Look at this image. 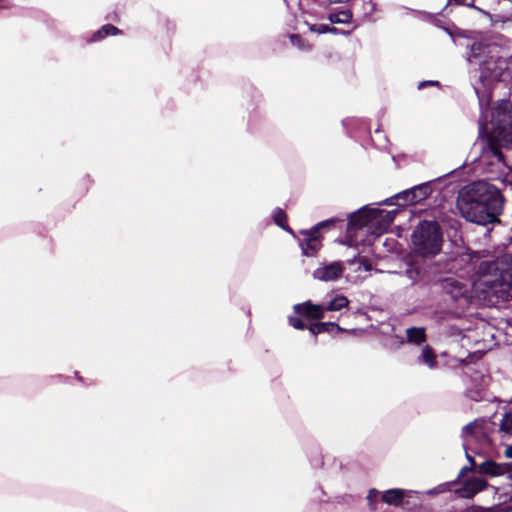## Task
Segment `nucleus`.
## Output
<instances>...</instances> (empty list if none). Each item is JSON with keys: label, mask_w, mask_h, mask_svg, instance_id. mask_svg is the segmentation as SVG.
Wrapping results in <instances>:
<instances>
[{"label": "nucleus", "mask_w": 512, "mask_h": 512, "mask_svg": "<svg viewBox=\"0 0 512 512\" xmlns=\"http://www.w3.org/2000/svg\"><path fill=\"white\" fill-rule=\"evenodd\" d=\"M463 264L460 275L440 281L442 290L451 299L468 303L472 297L487 305L512 299V257L480 261L478 254H465L457 260Z\"/></svg>", "instance_id": "f257e3e1"}, {"label": "nucleus", "mask_w": 512, "mask_h": 512, "mask_svg": "<svg viewBox=\"0 0 512 512\" xmlns=\"http://www.w3.org/2000/svg\"><path fill=\"white\" fill-rule=\"evenodd\" d=\"M467 61L471 69L479 71L482 92L491 93L496 82H512V46L474 43L467 54Z\"/></svg>", "instance_id": "f03ea898"}, {"label": "nucleus", "mask_w": 512, "mask_h": 512, "mask_svg": "<svg viewBox=\"0 0 512 512\" xmlns=\"http://www.w3.org/2000/svg\"><path fill=\"white\" fill-rule=\"evenodd\" d=\"M504 205L498 188L485 181L473 182L464 187L458 196L457 207L470 222L487 225L497 221Z\"/></svg>", "instance_id": "7ed1b4c3"}, {"label": "nucleus", "mask_w": 512, "mask_h": 512, "mask_svg": "<svg viewBox=\"0 0 512 512\" xmlns=\"http://www.w3.org/2000/svg\"><path fill=\"white\" fill-rule=\"evenodd\" d=\"M480 107L479 136H489L503 142V145H512V110L507 100L499 101L490 113V120L485 109L491 100V93L481 91L474 86Z\"/></svg>", "instance_id": "20e7f679"}, {"label": "nucleus", "mask_w": 512, "mask_h": 512, "mask_svg": "<svg viewBox=\"0 0 512 512\" xmlns=\"http://www.w3.org/2000/svg\"><path fill=\"white\" fill-rule=\"evenodd\" d=\"M396 214L397 210L386 211L365 206L348 216V233L361 232L366 235L365 242L370 244L371 237H378L389 228Z\"/></svg>", "instance_id": "39448f33"}, {"label": "nucleus", "mask_w": 512, "mask_h": 512, "mask_svg": "<svg viewBox=\"0 0 512 512\" xmlns=\"http://www.w3.org/2000/svg\"><path fill=\"white\" fill-rule=\"evenodd\" d=\"M497 423L489 418L476 419L462 428L461 437L466 458L475 464L470 452L483 454L491 451L498 442L496 434Z\"/></svg>", "instance_id": "423d86ee"}, {"label": "nucleus", "mask_w": 512, "mask_h": 512, "mask_svg": "<svg viewBox=\"0 0 512 512\" xmlns=\"http://www.w3.org/2000/svg\"><path fill=\"white\" fill-rule=\"evenodd\" d=\"M442 231L435 221L420 222L412 234L414 251L422 257H434L441 251Z\"/></svg>", "instance_id": "0eeeda50"}, {"label": "nucleus", "mask_w": 512, "mask_h": 512, "mask_svg": "<svg viewBox=\"0 0 512 512\" xmlns=\"http://www.w3.org/2000/svg\"><path fill=\"white\" fill-rule=\"evenodd\" d=\"M502 141L489 136H479L475 147L480 149V154L476 159V166L483 173L490 175L502 174L506 163L500 150Z\"/></svg>", "instance_id": "6e6552de"}, {"label": "nucleus", "mask_w": 512, "mask_h": 512, "mask_svg": "<svg viewBox=\"0 0 512 512\" xmlns=\"http://www.w3.org/2000/svg\"><path fill=\"white\" fill-rule=\"evenodd\" d=\"M334 223L333 220H325L318 223L310 230H302L301 234L303 239L300 240L299 245L302 250V254L307 257H313L322 247V239L319 234L320 227L331 226Z\"/></svg>", "instance_id": "1a4fd4ad"}, {"label": "nucleus", "mask_w": 512, "mask_h": 512, "mask_svg": "<svg viewBox=\"0 0 512 512\" xmlns=\"http://www.w3.org/2000/svg\"><path fill=\"white\" fill-rule=\"evenodd\" d=\"M431 193V182H425L396 194L395 198L403 201L401 205H414L428 198Z\"/></svg>", "instance_id": "9d476101"}, {"label": "nucleus", "mask_w": 512, "mask_h": 512, "mask_svg": "<svg viewBox=\"0 0 512 512\" xmlns=\"http://www.w3.org/2000/svg\"><path fill=\"white\" fill-rule=\"evenodd\" d=\"M344 271L343 263L335 261L331 263H321L318 268L313 271V278L319 281H335L339 279Z\"/></svg>", "instance_id": "9b49d317"}, {"label": "nucleus", "mask_w": 512, "mask_h": 512, "mask_svg": "<svg viewBox=\"0 0 512 512\" xmlns=\"http://www.w3.org/2000/svg\"><path fill=\"white\" fill-rule=\"evenodd\" d=\"M299 6L307 20H309V18L315 20L327 18L328 13H326V10L328 5L321 4L318 0H300Z\"/></svg>", "instance_id": "f8f14e48"}, {"label": "nucleus", "mask_w": 512, "mask_h": 512, "mask_svg": "<svg viewBox=\"0 0 512 512\" xmlns=\"http://www.w3.org/2000/svg\"><path fill=\"white\" fill-rule=\"evenodd\" d=\"M488 483L480 477H472L463 482L462 486L457 490V494L462 498H472L477 493L485 490Z\"/></svg>", "instance_id": "ddd939ff"}, {"label": "nucleus", "mask_w": 512, "mask_h": 512, "mask_svg": "<svg viewBox=\"0 0 512 512\" xmlns=\"http://www.w3.org/2000/svg\"><path fill=\"white\" fill-rule=\"evenodd\" d=\"M480 474L488 476H501L511 472L512 463H496L492 460H487L477 466Z\"/></svg>", "instance_id": "4468645a"}, {"label": "nucleus", "mask_w": 512, "mask_h": 512, "mask_svg": "<svg viewBox=\"0 0 512 512\" xmlns=\"http://www.w3.org/2000/svg\"><path fill=\"white\" fill-rule=\"evenodd\" d=\"M293 309L296 314L311 319H321L324 317L325 312V309L322 306L314 305L310 301L295 304Z\"/></svg>", "instance_id": "2eb2a0df"}, {"label": "nucleus", "mask_w": 512, "mask_h": 512, "mask_svg": "<svg viewBox=\"0 0 512 512\" xmlns=\"http://www.w3.org/2000/svg\"><path fill=\"white\" fill-rule=\"evenodd\" d=\"M412 494H417V492L399 488L389 489L382 493V501L388 505L399 506L404 498L410 497Z\"/></svg>", "instance_id": "dca6fc26"}, {"label": "nucleus", "mask_w": 512, "mask_h": 512, "mask_svg": "<svg viewBox=\"0 0 512 512\" xmlns=\"http://www.w3.org/2000/svg\"><path fill=\"white\" fill-rule=\"evenodd\" d=\"M497 440L503 443L512 436V412L502 415L499 425L496 426Z\"/></svg>", "instance_id": "f3484780"}, {"label": "nucleus", "mask_w": 512, "mask_h": 512, "mask_svg": "<svg viewBox=\"0 0 512 512\" xmlns=\"http://www.w3.org/2000/svg\"><path fill=\"white\" fill-rule=\"evenodd\" d=\"M416 363L419 365H425L431 370L438 367L436 354L428 345L422 347L420 354L416 358Z\"/></svg>", "instance_id": "a211bd4d"}, {"label": "nucleus", "mask_w": 512, "mask_h": 512, "mask_svg": "<svg viewBox=\"0 0 512 512\" xmlns=\"http://www.w3.org/2000/svg\"><path fill=\"white\" fill-rule=\"evenodd\" d=\"M327 19L333 24H347L352 19L350 9L342 8L327 14Z\"/></svg>", "instance_id": "6ab92c4d"}, {"label": "nucleus", "mask_w": 512, "mask_h": 512, "mask_svg": "<svg viewBox=\"0 0 512 512\" xmlns=\"http://www.w3.org/2000/svg\"><path fill=\"white\" fill-rule=\"evenodd\" d=\"M426 339L424 328L411 327L406 330V341L411 344H421Z\"/></svg>", "instance_id": "aec40b11"}, {"label": "nucleus", "mask_w": 512, "mask_h": 512, "mask_svg": "<svg viewBox=\"0 0 512 512\" xmlns=\"http://www.w3.org/2000/svg\"><path fill=\"white\" fill-rule=\"evenodd\" d=\"M309 331L313 335H318L324 332H329L332 329H337L338 331L342 330L336 323L334 322H320L313 323L308 327Z\"/></svg>", "instance_id": "412c9836"}, {"label": "nucleus", "mask_w": 512, "mask_h": 512, "mask_svg": "<svg viewBox=\"0 0 512 512\" xmlns=\"http://www.w3.org/2000/svg\"><path fill=\"white\" fill-rule=\"evenodd\" d=\"M119 33H120V30L117 27H115L111 24H107V25L102 26L98 31H96L92 35L90 41L96 42V41H99V40L107 37L108 35H117Z\"/></svg>", "instance_id": "4be33fe9"}, {"label": "nucleus", "mask_w": 512, "mask_h": 512, "mask_svg": "<svg viewBox=\"0 0 512 512\" xmlns=\"http://www.w3.org/2000/svg\"><path fill=\"white\" fill-rule=\"evenodd\" d=\"M347 264L353 266L355 272H369L371 270V263L365 257H354L348 260Z\"/></svg>", "instance_id": "5701e85b"}, {"label": "nucleus", "mask_w": 512, "mask_h": 512, "mask_svg": "<svg viewBox=\"0 0 512 512\" xmlns=\"http://www.w3.org/2000/svg\"><path fill=\"white\" fill-rule=\"evenodd\" d=\"M304 23L308 26V29L311 32L317 33V34H325V33H337V29L334 27H331L327 24H316L311 23L310 20L304 19Z\"/></svg>", "instance_id": "b1692460"}, {"label": "nucleus", "mask_w": 512, "mask_h": 512, "mask_svg": "<svg viewBox=\"0 0 512 512\" xmlns=\"http://www.w3.org/2000/svg\"><path fill=\"white\" fill-rule=\"evenodd\" d=\"M349 304V300L347 297L343 295L336 296L334 299H332L327 307V310L329 311H339L345 307H347Z\"/></svg>", "instance_id": "393cba45"}, {"label": "nucleus", "mask_w": 512, "mask_h": 512, "mask_svg": "<svg viewBox=\"0 0 512 512\" xmlns=\"http://www.w3.org/2000/svg\"><path fill=\"white\" fill-rule=\"evenodd\" d=\"M272 216H273L274 222L279 227H281L285 231L292 232L290 230V228L285 225L286 214H285V212L282 209H280V208L275 209Z\"/></svg>", "instance_id": "a878e982"}, {"label": "nucleus", "mask_w": 512, "mask_h": 512, "mask_svg": "<svg viewBox=\"0 0 512 512\" xmlns=\"http://www.w3.org/2000/svg\"><path fill=\"white\" fill-rule=\"evenodd\" d=\"M290 41L293 46L297 47L299 50L302 51H309L311 49V46L306 43L304 40L300 38V36L292 34L290 35Z\"/></svg>", "instance_id": "bb28decb"}, {"label": "nucleus", "mask_w": 512, "mask_h": 512, "mask_svg": "<svg viewBox=\"0 0 512 512\" xmlns=\"http://www.w3.org/2000/svg\"><path fill=\"white\" fill-rule=\"evenodd\" d=\"M376 11V4L372 0H368L364 3V17L368 21H375L376 19L373 17L374 12Z\"/></svg>", "instance_id": "cd10ccee"}, {"label": "nucleus", "mask_w": 512, "mask_h": 512, "mask_svg": "<svg viewBox=\"0 0 512 512\" xmlns=\"http://www.w3.org/2000/svg\"><path fill=\"white\" fill-rule=\"evenodd\" d=\"M450 490V483H441L437 485L436 487L429 489L425 492V494L429 496H435L438 494L445 493Z\"/></svg>", "instance_id": "c85d7f7f"}, {"label": "nucleus", "mask_w": 512, "mask_h": 512, "mask_svg": "<svg viewBox=\"0 0 512 512\" xmlns=\"http://www.w3.org/2000/svg\"><path fill=\"white\" fill-rule=\"evenodd\" d=\"M288 321L289 324L297 330H303L306 328L305 324L298 316H290L288 318Z\"/></svg>", "instance_id": "c756f323"}, {"label": "nucleus", "mask_w": 512, "mask_h": 512, "mask_svg": "<svg viewBox=\"0 0 512 512\" xmlns=\"http://www.w3.org/2000/svg\"><path fill=\"white\" fill-rule=\"evenodd\" d=\"M405 275L412 281L416 282L419 276V270L415 267H409L405 271Z\"/></svg>", "instance_id": "7c9ffc66"}, {"label": "nucleus", "mask_w": 512, "mask_h": 512, "mask_svg": "<svg viewBox=\"0 0 512 512\" xmlns=\"http://www.w3.org/2000/svg\"><path fill=\"white\" fill-rule=\"evenodd\" d=\"M378 496H379V492L376 489H371L368 492L367 500L372 509H375L374 503L377 501Z\"/></svg>", "instance_id": "2f4dec72"}, {"label": "nucleus", "mask_w": 512, "mask_h": 512, "mask_svg": "<svg viewBox=\"0 0 512 512\" xmlns=\"http://www.w3.org/2000/svg\"><path fill=\"white\" fill-rule=\"evenodd\" d=\"M482 392H483V388H481V389H477V390H475V391H474V390H470V389H469V390L467 391V396H468L469 398H471L472 400L479 401V400H481V399L483 398V396H482Z\"/></svg>", "instance_id": "473e14b6"}, {"label": "nucleus", "mask_w": 512, "mask_h": 512, "mask_svg": "<svg viewBox=\"0 0 512 512\" xmlns=\"http://www.w3.org/2000/svg\"><path fill=\"white\" fill-rule=\"evenodd\" d=\"M500 511H503V510L498 505H495L490 508H481V507L472 508V509L468 510L467 512H500Z\"/></svg>", "instance_id": "72a5a7b5"}, {"label": "nucleus", "mask_w": 512, "mask_h": 512, "mask_svg": "<svg viewBox=\"0 0 512 512\" xmlns=\"http://www.w3.org/2000/svg\"><path fill=\"white\" fill-rule=\"evenodd\" d=\"M469 466H464L461 470H460V473H459V477H462L464 476L468 471H471L474 467H476V463L474 465L471 464V462L469 461Z\"/></svg>", "instance_id": "f704fd0d"}, {"label": "nucleus", "mask_w": 512, "mask_h": 512, "mask_svg": "<svg viewBox=\"0 0 512 512\" xmlns=\"http://www.w3.org/2000/svg\"><path fill=\"white\" fill-rule=\"evenodd\" d=\"M10 5L9 0H0V9L8 8Z\"/></svg>", "instance_id": "c9c22d12"}, {"label": "nucleus", "mask_w": 512, "mask_h": 512, "mask_svg": "<svg viewBox=\"0 0 512 512\" xmlns=\"http://www.w3.org/2000/svg\"><path fill=\"white\" fill-rule=\"evenodd\" d=\"M505 455H506V457H508V458H512V446H508V447L505 449Z\"/></svg>", "instance_id": "e433bc0d"}, {"label": "nucleus", "mask_w": 512, "mask_h": 512, "mask_svg": "<svg viewBox=\"0 0 512 512\" xmlns=\"http://www.w3.org/2000/svg\"><path fill=\"white\" fill-rule=\"evenodd\" d=\"M434 83H435V82H433V81L421 82V83L419 84V89H421V88H422V87H424L425 85H432V84H434Z\"/></svg>", "instance_id": "4c0bfd02"}, {"label": "nucleus", "mask_w": 512, "mask_h": 512, "mask_svg": "<svg viewBox=\"0 0 512 512\" xmlns=\"http://www.w3.org/2000/svg\"><path fill=\"white\" fill-rule=\"evenodd\" d=\"M394 199H396V198H395V196H394V197H392V198H388V199H386V200L384 201V203H385L386 205H393V204H394V202H393V200H394Z\"/></svg>", "instance_id": "58836bf2"}, {"label": "nucleus", "mask_w": 512, "mask_h": 512, "mask_svg": "<svg viewBox=\"0 0 512 512\" xmlns=\"http://www.w3.org/2000/svg\"><path fill=\"white\" fill-rule=\"evenodd\" d=\"M506 256H511L512 257V245L510 246V251L508 253L504 254L501 257H498L497 259H503Z\"/></svg>", "instance_id": "ea45409f"}, {"label": "nucleus", "mask_w": 512, "mask_h": 512, "mask_svg": "<svg viewBox=\"0 0 512 512\" xmlns=\"http://www.w3.org/2000/svg\"><path fill=\"white\" fill-rule=\"evenodd\" d=\"M405 341L402 337H398V343L403 344Z\"/></svg>", "instance_id": "a19ab883"}, {"label": "nucleus", "mask_w": 512, "mask_h": 512, "mask_svg": "<svg viewBox=\"0 0 512 512\" xmlns=\"http://www.w3.org/2000/svg\"><path fill=\"white\" fill-rule=\"evenodd\" d=\"M497 501H498V504H500V503H502V502H503L501 495H499V496L497 497Z\"/></svg>", "instance_id": "79ce46f5"}, {"label": "nucleus", "mask_w": 512, "mask_h": 512, "mask_svg": "<svg viewBox=\"0 0 512 512\" xmlns=\"http://www.w3.org/2000/svg\"><path fill=\"white\" fill-rule=\"evenodd\" d=\"M493 491H494V494L495 495H498V488H495V487H492Z\"/></svg>", "instance_id": "37998d69"}, {"label": "nucleus", "mask_w": 512, "mask_h": 512, "mask_svg": "<svg viewBox=\"0 0 512 512\" xmlns=\"http://www.w3.org/2000/svg\"><path fill=\"white\" fill-rule=\"evenodd\" d=\"M375 133H376V134H380V130H379V129H376V130H375Z\"/></svg>", "instance_id": "c03bdc74"}, {"label": "nucleus", "mask_w": 512, "mask_h": 512, "mask_svg": "<svg viewBox=\"0 0 512 512\" xmlns=\"http://www.w3.org/2000/svg\"><path fill=\"white\" fill-rule=\"evenodd\" d=\"M510 480H511V484L510 485L512 486V477H510Z\"/></svg>", "instance_id": "a18cd8bd"}, {"label": "nucleus", "mask_w": 512, "mask_h": 512, "mask_svg": "<svg viewBox=\"0 0 512 512\" xmlns=\"http://www.w3.org/2000/svg\"><path fill=\"white\" fill-rule=\"evenodd\" d=\"M500 512H503V511H500Z\"/></svg>", "instance_id": "49530a36"}]
</instances>
